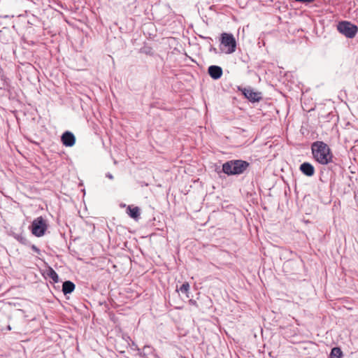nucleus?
Masks as SVG:
<instances>
[{"label": "nucleus", "instance_id": "nucleus-1", "mask_svg": "<svg viewBox=\"0 0 358 358\" xmlns=\"http://www.w3.org/2000/svg\"><path fill=\"white\" fill-rule=\"evenodd\" d=\"M313 159L322 165H327L333 162L334 155L329 146L323 141H317L311 145Z\"/></svg>", "mask_w": 358, "mask_h": 358}, {"label": "nucleus", "instance_id": "nucleus-2", "mask_svg": "<svg viewBox=\"0 0 358 358\" xmlns=\"http://www.w3.org/2000/svg\"><path fill=\"white\" fill-rule=\"evenodd\" d=\"M249 165V163L244 160H230L222 164V171L228 176L240 175L248 168Z\"/></svg>", "mask_w": 358, "mask_h": 358}, {"label": "nucleus", "instance_id": "nucleus-3", "mask_svg": "<svg viewBox=\"0 0 358 358\" xmlns=\"http://www.w3.org/2000/svg\"><path fill=\"white\" fill-rule=\"evenodd\" d=\"M236 41L231 34L223 33L220 38V49L225 54H232L236 51Z\"/></svg>", "mask_w": 358, "mask_h": 358}, {"label": "nucleus", "instance_id": "nucleus-4", "mask_svg": "<svg viewBox=\"0 0 358 358\" xmlns=\"http://www.w3.org/2000/svg\"><path fill=\"white\" fill-rule=\"evenodd\" d=\"M337 30L348 38H353L358 32V27L349 21H341L337 24Z\"/></svg>", "mask_w": 358, "mask_h": 358}, {"label": "nucleus", "instance_id": "nucleus-5", "mask_svg": "<svg viewBox=\"0 0 358 358\" xmlns=\"http://www.w3.org/2000/svg\"><path fill=\"white\" fill-rule=\"evenodd\" d=\"M31 228V232L34 236L41 237L45 234L48 225L45 220L41 216L33 220Z\"/></svg>", "mask_w": 358, "mask_h": 358}, {"label": "nucleus", "instance_id": "nucleus-6", "mask_svg": "<svg viewBox=\"0 0 358 358\" xmlns=\"http://www.w3.org/2000/svg\"><path fill=\"white\" fill-rule=\"evenodd\" d=\"M62 143L66 147H71L76 143L74 135L70 131H65L61 138Z\"/></svg>", "mask_w": 358, "mask_h": 358}, {"label": "nucleus", "instance_id": "nucleus-7", "mask_svg": "<svg viewBox=\"0 0 358 358\" xmlns=\"http://www.w3.org/2000/svg\"><path fill=\"white\" fill-rule=\"evenodd\" d=\"M243 93L248 99L253 102L259 101L262 99L261 93L251 89H244Z\"/></svg>", "mask_w": 358, "mask_h": 358}, {"label": "nucleus", "instance_id": "nucleus-8", "mask_svg": "<svg viewBox=\"0 0 358 358\" xmlns=\"http://www.w3.org/2000/svg\"><path fill=\"white\" fill-rule=\"evenodd\" d=\"M208 74L214 79L217 80L222 76V69L219 66L212 65L208 67Z\"/></svg>", "mask_w": 358, "mask_h": 358}, {"label": "nucleus", "instance_id": "nucleus-9", "mask_svg": "<svg viewBox=\"0 0 358 358\" xmlns=\"http://www.w3.org/2000/svg\"><path fill=\"white\" fill-rule=\"evenodd\" d=\"M300 171L306 176L311 177L315 174V168L309 162H303L300 165Z\"/></svg>", "mask_w": 358, "mask_h": 358}, {"label": "nucleus", "instance_id": "nucleus-10", "mask_svg": "<svg viewBox=\"0 0 358 358\" xmlns=\"http://www.w3.org/2000/svg\"><path fill=\"white\" fill-rule=\"evenodd\" d=\"M75 289V285L71 281H65L62 285V292L64 294L71 293Z\"/></svg>", "mask_w": 358, "mask_h": 358}, {"label": "nucleus", "instance_id": "nucleus-11", "mask_svg": "<svg viewBox=\"0 0 358 358\" xmlns=\"http://www.w3.org/2000/svg\"><path fill=\"white\" fill-rule=\"evenodd\" d=\"M127 210L129 211V216L132 218L136 219L140 216V209L138 207L131 208L129 206Z\"/></svg>", "mask_w": 358, "mask_h": 358}, {"label": "nucleus", "instance_id": "nucleus-12", "mask_svg": "<svg viewBox=\"0 0 358 358\" xmlns=\"http://www.w3.org/2000/svg\"><path fill=\"white\" fill-rule=\"evenodd\" d=\"M343 352L340 348L335 347L332 348L329 358H341Z\"/></svg>", "mask_w": 358, "mask_h": 358}, {"label": "nucleus", "instance_id": "nucleus-13", "mask_svg": "<svg viewBox=\"0 0 358 358\" xmlns=\"http://www.w3.org/2000/svg\"><path fill=\"white\" fill-rule=\"evenodd\" d=\"M49 276L55 282H57L59 281V276L57 273L52 268L49 272Z\"/></svg>", "mask_w": 358, "mask_h": 358}, {"label": "nucleus", "instance_id": "nucleus-14", "mask_svg": "<svg viewBox=\"0 0 358 358\" xmlns=\"http://www.w3.org/2000/svg\"><path fill=\"white\" fill-rule=\"evenodd\" d=\"M189 289V285L188 282H184L180 287L179 288V291L182 293L187 294Z\"/></svg>", "mask_w": 358, "mask_h": 358}, {"label": "nucleus", "instance_id": "nucleus-15", "mask_svg": "<svg viewBox=\"0 0 358 358\" xmlns=\"http://www.w3.org/2000/svg\"><path fill=\"white\" fill-rule=\"evenodd\" d=\"M31 250L35 252L40 254V250L35 245H31Z\"/></svg>", "mask_w": 358, "mask_h": 358}, {"label": "nucleus", "instance_id": "nucleus-16", "mask_svg": "<svg viewBox=\"0 0 358 358\" xmlns=\"http://www.w3.org/2000/svg\"><path fill=\"white\" fill-rule=\"evenodd\" d=\"M189 303L192 305V306H197V303L195 300H193V299H190L189 301Z\"/></svg>", "mask_w": 358, "mask_h": 358}, {"label": "nucleus", "instance_id": "nucleus-17", "mask_svg": "<svg viewBox=\"0 0 358 358\" xmlns=\"http://www.w3.org/2000/svg\"><path fill=\"white\" fill-rule=\"evenodd\" d=\"M296 1L299 2H303V3H311L313 2L314 0H295Z\"/></svg>", "mask_w": 358, "mask_h": 358}, {"label": "nucleus", "instance_id": "nucleus-18", "mask_svg": "<svg viewBox=\"0 0 358 358\" xmlns=\"http://www.w3.org/2000/svg\"><path fill=\"white\" fill-rule=\"evenodd\" d=\"M106 177L108 178L110 180L113 179V175L111 173H106Z\"/></svg>", "mask_w": 358, "mask_h": 358}, {"label": "nucleus", "instance_id": "nucleus-19", "mask_svg": "<svg viewBox=\"0 0 358 358\" xmlns=\"http://www.w3.org/2000/svg\"><path fill=\"white\" fill-rule=\"evenodd\" d=\"M210 51H213L215 53L217 52V49L215 48H211Z\"/></svg>", "mask_w": 358, "mask_h": 358}, {"label": "nucleus", "instance_id": "nucleus-20", "mask_svg": "<svg viewBox=\"0 0 358 358\" xmlns=\"http://www.w3.org/2000/svg\"><path fill=\"white\" fill-rule=\"evenodd\" d=\"M8 329L9 330H10V329H11V328H10V326H8Z\"/></svg>", "mask_w": 358, "mask_h": 358}]
</instances>
